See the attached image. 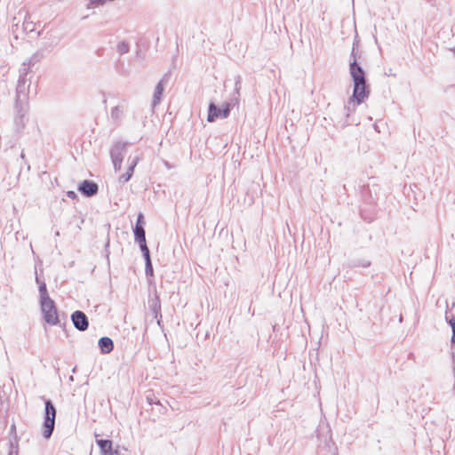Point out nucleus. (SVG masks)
<instances>
[{"label":"nucleus","mask_w":455,"mask_h":455,"mask_svg":"<svg viewBox=\"0 0 455 455\" xmlns=\"http://www.w3.org/2000/svg\"><path fill=\"white\" fill-rule=\"evenodd\" d=\"M451 347H455V330H453L452 331V336H451Z\"/></svg>","instance_id":"obj_29"},{"label":"nucleus","mask_w":455,"mask_h":455,"mask_svg":"<svg viewBox=\"0 0 455 455\" xmlns=\"http://www.w3.org/2000/svg\"><path fill=\"white\" fill-rule=\"evenodd\" d=\"M127 142H116L110 148L111 160H124L127 151Z\"/></svg>","instance_id":"obj_9"},{"label":"nucleus","mask_w":455,"mask_h":455,"mask_svg":"<svg viewBox=\"0 0 455 455\" xmlns=\"http://www.w3.org/2000/svg\"><path fill=\"white\" fill-rule=\"evenodd\" d=\"M78 191L84 196L91 197L99 191V186L92 180H84L78 186Z\"/></svg>","instance_id":"obj_7"},{"label":"nucleus","mask_w":455,"mask_h":455,"mask_svg":"<svg viewBox=\"0 0 455 455\" xmlns=\"http://www.w3.org/2000/svg\"><path fill=\"white\" fill-rule=\"evenodd\" d=\"M133 234L135 241L139 243L140 251L149 250L147 245L145 229L141 225H135L133 228Z\"/></svg>","instance_id":"obj_10"},{"label":"nucleus","mask_w":455,"mask_h":455,"mask_svg":"<svg viewBox=\"0 0 455 455\" xmlns=\"http://www.w3.org/2000/svg\"><path fill=\"white\" fill-rule=\"evenodd\" d=\"M71 320L74 326L80 331H84L88 329L89 321L87 315L80 310L75 311L71 315Z\"/></svg>","instance_id":"obj_6"},{"label":"nucleus","mask_w":455,"mask_h":455,"mask_svg":"<svg viewBox=\"0 0 455 455\" xmlns=\"http://www.w3.org/2000/svg\"><path fill=\"white\" fill-rule=\"evenodd\" d=\"M352 60L349 63V73L354 83L353 94L344 107L345 114L348 117L350 113L355 111L356 106L363 103L370 95V85L367 84L366 74L356 58L355 44L351 52Z\"/></svg>","instance_id":"obj_1"},{"label":"nucleus","mask_w":455,"mask_h":455,"mask_svg":"<svg viewBox=\"0 0 455 455\" xmlns=\"http://www.w3.org/2000/svg\"><path fill=\"white\" fill-rule=\"evenodd\" d=\"M116 172H118L122 168L123 160H111Z\"/></svg>","instance_id":"obj_24"},{"label":"nucleus","mask_w":455,"mask_h":455,"mask_svg":"<svg viewBox=\"0 0 455 455\" xmlns=\"http://www.w3.org/2000/svg\"><path fill=\"white\" fill-rule=\"evenodd\" d=\"M44 58V52L41 51H38L35 52L27 62H23V68H26L28 65V67L35 66L37 62H39Z\"/></svg>","instance_id":"obj_16"},{"label":"nucleus","mask_w":455,"mask_h":455,"mask_svg":"<svg viewBox=\"0 0 455 455\" xmlns=\"http://www.w3.org/2000/svg\"><path fill=\"white\" fill-rule=\"evenodd\" d=\"M450 325L452 328V331L455 330V318H452L449 321Z\"/></svg>","instance_id":"obj_30"},{"label":"nucleus","mask_w":455,"mask_h":455,"mask_svg":"<svg viewBox=\"0 0 455 455\" xmlns=\"http://www.w3.org/2000/svg\"><path fill=\"white\" fill-rule=\"evenodd\" d=\"M362 266H363V267H369V266H370V262H369V261H366V262L363 263V264H362Z\"/></svg>","instance_id":"obj_32"},{"label":"nucleus","mask_w":455,"mask_h":455,"mask_svg":"<svg viewBox=\"0 0 455 455\" xmlns=\"http://www.w3.org/2000/svg\"><path fill=\"white\" fill-rule=\"evenodd\" d=\"M427 3H429L432 6L435 5V0H426Z\"/></svg>","instance_id":"obj_33"},{"label":"nucleus","mask_w":455,"mask_h":455,"mask_svg":"<svg viewBox=\"0 0 455 455\" xmlns=\"http://www.w3.org/2000/svg\"><path fill=\"white\" fill-rule=\"evenodd\" d=\"M147 401H148V403L150 405H153V404H155V405H156V402L157 400L154 397V395H152V396H151V395H148V396H147Z\"/></svg>","instance_id":"obj_27"},{"label":"nucleus","mask_w":455,"mask_h":455,"mask_svg":"<svg viewBox=\"0 0 455 455\" xmlns=\"http://www.w3.org/2000/svg\"><path fill=\"white\" fill-rule=\"evenodd\" d=\"M136 225H141L142 227H144V225H145V220H144V215H143V213L140 212V213L138 214L137 221H136Z\"/></svg>","instance_id":"obj_25"},{"label":"nucleus","mask_w":455,"mask_h":455,"mask_svg":"<svg viewBox=\"0 0 455 455\" xmlns=\"http://www.w3.org/2000/svg\"><path fill=\"white\" fill-rule=\"evenodd\" d=\"M8 455H19V448L18 445H14L13 443H10V451Z\"/></svg>","instance_id":"obj_22"},{"label":"nucleus","mask_w":455,"mask_h":455,"mask_svg":"<svg viewBox=\"0 0 455 455\" xmlns=\"http://www.w3.org/2000/svg\"><path fill=\"white\" fill-rule=\"evenodd\" d=\"M96 443L100 449L102 455H114L116 450L113 448V442L108 439H97Z\"/></svg>","instance_id":"obj_13"},{"label":"nucleus","mask_w":455,"mask_h":455,"mask_svg":"<svg viewBox=\"0 0 455 455\" xmlns=\"http://www.w3.org/2000/svg\"><path fill=\"white\" fill-rule=\"evenodd\" d=\"M28 68H23L20 70V77L16 87L15 108L27 105L28 95L31 82L27 78Z\"/></svg>","instance_id":"obj_2"},{"label":"nucleus","mask_w":455,"mask_h":455,"mask_svg":"<svg viewBox=\"0 0 455 455\" xmlns=\"http://www.w3.org/2000/svg\"><path fill=\"white\" fill-rule=\"evenodd\" d=\"M169 78L170 76L168 74H165L156 84L152 100L153 108H155L160 103L164 91V86L169 83Z\"/></svg>","instance_id":"obj_8"},{"label":"nucleus","mask_w":455,"mask_h":455,"mask_svg":"<svg viewBox=\"0 0 455 455\" xmlns=\"http://www.w3.org/2000/svg\"><path fill=\"white\" fill-rule=\"evenodd\" d=\"M99 347L102 354H109L114 349V342L108 337H102L99 339Z\"/></svg>","instance_id":"obj_14"},{"label":"nucleus","mask_w":455,"mask_h":455,"mask_svg":"<svg viewBox=\"0 0 455 455\" xmlns=\"http://www.w3.org/2000/svg\"><path fill=\"white\" fill-rule=\"evenodd\" d=\"M56 419V408L50 399H44V432L43 435L45 439H49L54 430Z\"/></svg>","instance_id":"obj_3"},{"label":"nucleus","mask_w":455,"mask_h":455,"mask_svg":"<svg viewBox=\"0 0 455 455\" xmlns=\"http://www.w3.org/2000/svg\"><path fill=\"white\" fill-rule=\"evenodd\" d=\"M29 16L27 14L23 21V29L26 32H33L35 30V23L29 20Z\"/></svg>","instance_id":"obj_19"},{"label":"nucleus","mask_w":455,"mask_h":455,"mask_svg":"<svg viewBox=\"0 0 455 455\" xmlns=\"http://www.w3.org/2000/svg\"><path fill=\"white\" fill-rule=\"evenodd\" d=\"M130 46L128 43L125 41H121L117 44V52L119 54L123 55L124 53H127L129 52Z\"/></svg>","instance_id":"obj_20"},{"label":"nucleus","mask_w":455,"mask_h":455,"mask_svg":"<svg viewBox=\"0 0 455 455\" xmlns=\"http://www.w3.org/2000/svg\"><path fill=\"white\" fill-rule=\"evenodd\" d=\"M451 356L453 359V363H455V347H451Z\"/></svg>","instance_id":"obj_31"},{"label":"nucleus","mask_w":455,"mask_h":455,"mask_svg":"<svg viewBox=\"0 0 455 455\" xmlns=\"http://www.w3.org/2000/svg\"><path fill=\"white\" fill-rule=\"evenodd\" d=\"M138 162H139V157H137V156L134 157L133 159H131V157L128 158L129 167H128L126 172L122 174L119 177L118 180L120 183H126L132 179V177L133 175L134 169H135Z\"/></svg>","instance_id":"obj_12"},{"label":"nucleus","mask_w":455,"mask_h":455,"mask_svg":"<svg viewBox=\"0 0 455 455\" xmlns=\"http://www.w3.org/2000/svg\"><path fill=\"white\" fill-rule=\"evenodd\" d=\"M124 109L121 106H116L111 109V118L115 122H119L123 116Z\"/></svg>","instance_id":"obj_18"},{"label":"nucleus","mask_w":455,"mask_h":455,"mask_svg":"<svg viewBox=\"0 0 455 455\" xmlns=\"http://www.w3.org/2000/svg\"><path fill=\"white\" fill-rule=\"evenodd\" d=\"M145 259V272L147 276H153L154 275V269L151 262L150 258V251L149 250L142 251H141Z\"/></svg>","instance_id":"obj_15"},{"label":"nucleus","mask_w":455,"mask_h":455,"mask_svg":"<svg viewBox=\"0 0 455 455\" xmlns=\"http://www.w3.org/2000/svg\"><path fill=\"white\" fill-rule=\"evenodd\" d=\"M67 196L72 199H75L76 197V194L74 191H68Z\"/></svg>","instance_id":"obj_28"},{"label":"nucleus","mask_w":455,"mask_h":455,"mask_svg":"<svg viewBox=\"0 0 455 455\" xmlns=\"http://www.w3.org/2000/svg\"><path fill=\"white\" fill-rule=\"evenodd\" d=\"M36 280L37 283H39L40 301L51 299L48 294L45 283L44 282L40 283L37 275L36 277Z\"/></svg>","instance_id":"obj_17"},{"label":"nucleus","mask_w":455,"mask_h":455,"mask_svg":"<svg viewBox=\"0 0 455 455\" xmlns=\"http://www.w3.org/2000/svg\"><path fill=\"white\" fill-rule=\"evenodd\" d=\"M43 318L50 325L60 323L58 309L55 302L52 299L40 301Z\"/></svg>","instance_id":"obj_4"},{"label":"nucleus","mask_w":455,"mask_h":455,"mask_svg":"<svg viewBox=\"0 0 455 455\" xmlns=\"http://www.w3.org/2000/svg\"><path fill=\"white\" fill-rule=\"evenodd\" d=\"M241 82H242V77L240 75H237L235 76V94L237 96V98L240 96Z\"/></svg>","instance_id":"obj_21"},{"label":"nucleus","mask_w":455,"mask_h":455,"mask_svg":"<svg viewBox=\"0 0 455 455\" xmlns=\"http://www.w3.org/2000/svg\"><path fill=\"white\" fill-rule=\"evenodd\" d=\"M152 307H154V311L156 312V317H157V310H160V301L158 297H156L152 301Z\"/></svg>","instance_id":"obj_23"},{"label":"nucleus","mask_w":455,"mask_h":455,"mask_svg":"<svg viewBox=\"0 0 455 455\" xmlns=\"http://www.w3.org/2000/svg\"><path fill=\"white\" fill-rule=\"evenodd\" d=\"M16 108V116L14 117V125L16 132H20L22 128H24L26 124V108L24 106H19V108Z\"/></svg>","instance_id":"obj_11"},{"label":"nucleus","mask_w":455,"mask_h":455,"mask_svg":"<svg viewBox=\"0 0 455 455\" xmlns=\"http://www.w3.org/2000/svg\"><path fill=\"white\" fill-rule=\"evenodd\" d=\"M230 114V104L225 103L223 106L218 107L214 102H210L208 108L207 121L215 122L217 119L227 118Z\"/></svg>","instance_id":"obj_5"},{"label":"nucleus","mask_w":455,"mask_h":455,"mask_svg":"<svg viewBox=\"0 0 455 455\" xmlns=\"http://www.w3.org/2000/svg\"><path fill=\"white\" fill-rule=\"evenodd\" d=\"M156 405L157 406L158 414H164V411H166V408L162 405L160 401H156Z\"/></svg>","instance_id":"obj_26"}]
</instances>
